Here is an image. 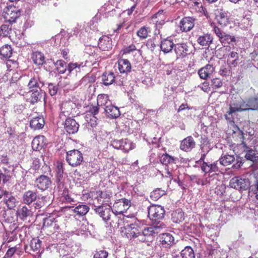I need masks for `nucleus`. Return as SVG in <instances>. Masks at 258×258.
<instances>
[{"label": "nucleus", "mask_w": 258, "mask_h": 258, "mask_svg": "<svg viewBox=\"0 0 258 258\" xmlns=\"http://www.w3.org/2000/svg\"><path fill=\"white\" fill-rule=\"evenodd\" d=\"M77 114L76 104L73 101L69 100L61 103L59 113L60 118L66 117H70V116H75Z\"/></svg>", "instance_id": "nucleus-1"}, {"label": "nucleus", "mask_w": 258, "mask_h": 258, "mask_svg": "<svg viewBox=\"0 0 258 258\" xmlns=\"http://www.w3.org/2000/svg\"><path fill=\"white\" fill-rule=\"evenodd\" d=\"M83 154L78 150L74 149L66 153V159L72 167L80 165L83 161Z\"/></svg>", "instance_id": "nucleus-2"}, {"label": "nucleus", "mask_w": 258, "mask_h": 258, "mask_svg": "<svg viewBox=\"0 0 258 258\" xmlns=\"http://www.w3.org/2000/svg\"><path fill=\"white\" fill-rule=\"evenodd\" d=\"M164 215L165 210L161 206L152 205L148 208V217L155 222L158 220L163 219Z\"/></svg>", "instance_id": "nucleus-3"}, {"label": "nucleus", "mask_w": 258, "mask_h": 258, "mask_svg": "<svg viewBox=\"0 0 258 258\" xmlns=\"http://www.w3.org/2000/svg\"><path fill=\"white\" fill-rule=\"evenodd\" d=\"M20 12L19 10L14 6H10L5 11L4 18L6 23L12 24L19 17Z\"/></svg>", "instance_id": "nucleus-4"}, {"label": "nucleus", "mask_w": 258, "mask_h": 258, "mask_svg": "<svg viewBox=\"0 0 258 258\" xmlns=\"http://www.w3.org/2000/svg\"><path fill=\"white\" fill-rule=\"evenodd\" d=\"M131 205V201L122 198L115 201L113 205L112 211L115 214H121L125 212Z\"/></svg>", "instance_id": "nucleus-5"}, {"label": "nucleus", "mask_w": 258, "mask_h": 258, "mask_svg": "<svg viewBox=\"0 0 258 258\" xmlns=\"http://www.w3.org/2000/svg\"><path fill=\"white\" fill-rule=\"evenodd\" d=\"M230 185L237 190H246L249 187V181L248 179L234 177L230 180Z\"/></svg>", "instance_id": "nucleus-6"}, {"label": "nucleus", "mask_w": 258, "mask_h": 258, "mask_svg": "<svg viewBox=\"0 0 258 258\" xmlns=\"http://www.w3.org/2000/svg\"><path fill=\"white\" fill-rule=\"evenodd\" d=\"M93 206L95 213L98 215L104 221L107 222L110 220L112 211L110 207L103 205L96 206L94 203Z\"/></svg>", "instance_id": "nucleus-7"}, {"label": "nucleus", "mask_w": 258, "mask_h": 258, "mask_svg": "<svg viewBox=\"0 0 258 258\" xmlns=\"http://www.w3.org/2000/svg\"><path fill=\"white\" fill-rule=\"evenodd\" d=\"M215 19L217 23L222 26H226L230 23V18L228 13L222 9L214 10Z\"/></svg>", "instance_id": "nucleus-8"}, {"label": "nucleus", "mask_w": 258, "mask_h": 258, "mask_svg": "<svg viewBox=\"0 0 258 258\" xmlns=\"http://www.w3.org/2000/svg\"><path fill=\"white\" fill-rule=\"evenodd\" d=\"M124 234L128 238L132 239L138 236H142L141 228L136 224H131L124 227Z\"/></svg>", "instance_id": "nucleus-9"}, {"label": "nucleus", "mask_w": 258, "mask_h": 258, "mask_svg": "<svg viewBox=\"0 0 258 258\" xmlns=\"http://www.w3.org/2000/svg\"><path fill=\"white\" fill-rule=\"evenodd\" d=\"M64 128L70 135L75 134L79 130V124L75 119L71 117H67L63 123Z\"/></svg>", "instance_id": "nucleus-10"}, {"label": "nucleus", "mask_w": 258, "mask_h": 258, "mask_svg": "<svg viewBox=\"0 0 258 258\" xmlns=\"http://www.w3.org/2000/svg\"><path fill=\"white\" fill-rule=\"evenodd\" d=\"M112 197V192L107 190H99L97 191V196L95 200H97L98 203L101 205L108 204L110 202Z\"/></svg>", "instance_id": "nucleus-11"}, {"label": "nucleus", "mask_w": 258, "mask_h": 258, "mask_svg": "<svg viewBox=\"0 0 258 258\" xmlns=\"http://www.w3.org/2000/svg\"><path fill=\"white\" fill-rule=\"evenodd\" d=\"M51 184V181L49 177L44 175H41L35 180L36 186L42 190L48 189Z\"/></svg>", "instance_id": "nucleus-12"}, {"label": "nucleus", "mask_w": 258, "mask_h": 258, "mask_svg": "<svg viewBox=\"0 0 258 258\" xmlns=\"http://www.w3.org/2000/svg\"><path fill=\"white\" fill-rule=\"evenodd\" d=\"M98 46L102 51H109L112 47V39L107 35H103L99 39Z\"/></svg>", "instance_id": "nucleus-13"}, {"label": "nucleus", "mask_w": 258, "mask_h": 258, "mask_svg": "<svg viewBox=\"0 0 258 258\" xmlns=\"http://www.w3.org/2000/svg\"><path fill=\"white\" fill-rule=\"evenodd\" d=\"M195 20L190 17H185L180 21L179 27L182 32L189 31L194 26Z\"/></svg>", "instance_id": "nucleus-14"}, {"label": "nucleus", "mask_w": 258, "mask_h": 258, "mask_svg": "<svg viewBox=\"0 0 258 258\" xmlns=\"http://www.w3.org/2000/svg\"><path fill=\"white\" fill-rule=\"evenodd\" d=\"M196 142L191 136H188L180 142V149L185 152H189L195 148Z\"/></svg>", "instance_id": "nucleus-15"}, {"label": "nucleus", "mask_w": 258, "mask_h": 258, "mask_svg": "<svg viewBox=\"0 0 258 258\" xmlns=\"http://www.w3.org/2000/svg\"><path fill=\"white\" fill-rule=\"evenodd\" d=\"M48 228L52 229L51 230L52 232H55L59 228L57 220L51 216H49L43 219V228Z\"/></svg>", "instance_id": "nucleus-16"}, {"label": "nucleus", "mask_w": 258, "mask_h": 258, "mask_svg": "<svg viewBox=\"0 0 258 258\" xmlns=\"http://www.w3.org/2000/svg\"><path fill=\"white\" fill-rule=\"evenodd\" d=\"M174 47V50L176 55V59L183 58L188 53V46L185 43H177L175 44Z\"/></svg>", "instance_id": "nucleus-17"}, {"label": "nucleus", "mask_w": 258, "mask_h": 258, "mask_svg": "<svg viewBox=\"0 0 258 258\" xmlns=\"http://www.w3.org/2000/svg\"><path fill=\"white\" fill-rule=\"evenodd\" d=\"M88 61L86 60L85 62H71L68 64V74H71L75 72H81V70H83L84 67L87 66Z\"/></svg>", "instance_id": "nucleus-18"}, {"label": "nucleus", "mask_w": 258, "mask_h": 258, "mask_svg": "<svg viewBox=\"0 0 258 258\" xmlns=\"http://www.w3.org/2000/svg\"><path fill=\"white\" fill-rule=\"evenodd\" d=\"M118 69L121 74H127L131 71L132 65L126 59L120 58L117 61Z\"/></svg>", "instance_id": "nucleus-19"}, {"label": "nucleus", "mask_w": 258, "mask_h": 258, "mask_svg": "<svg viewBox=\"0 0 258 258\" xmlns=\"http://www.w3.org/2000/svg\"><path fill=\"white\" fill-rule=\"evenodd\" d=\"M240 101L236 103H233L230 105L229 110L225 115V118L229 122L233 121L234 117L232 115V114L235 113L236 112H241L240 107Z\"/></svg>", "instance_id": "nucleus-20"}, {"label": "nucleus", "mask_w": 258, "mask_h": 258, "mask_svg": "<svg viewBox=\"0 0 258 258\" xmlns=\"http://www.w3.org/2000/svg\"><path fill=\"white\" fill-rule=\"evenodd\" d=\"M201 169L205 173L204 177L203 179H199L197 182L198 184L202 185H206L210 181L208 178L210 177V165L207 163L204 162L201 165Z\"/></svg>", "instance_id": "nucleus-21"}, {"label": "nucleus", "mask_w": 258, "mask_h": 258, "mask_svg": "<svg viewBox=\"0 0 258 258\" xmlns=\"http://www.w3.org/2000/svg\"><path fill=\"white\" fill-rule=\"evenodd\" d=\"M232 138L235 142L234 144L242 145L243 148H245V150L249 148L244 142V137L243 132L239 128H238L237 131L234 132Z\"/></svg>", "instance_id": "nucleus-22"}, {"label": "nucleus", "mask_w": 258, "mask_h": 258, "mask_svg": "<svg viewBox=\"0 0 258 258\" xmlns=\"http://www.w3.org/2000/svg\"><path fill=\"white\" fill-rule=\"evenodd\" d=\"M44 124V119L42 116L40 115L33 117L30 122V126L34 130L42 128Z\"/></svg>", "instance_id": "nucleus-23"}, {"label": "nucleus", "mask_w": 258, "mask_h": 258, "mask_svg": "<svg viewBox=\"0 0 258 258\" xmlns=\"http://www.w3.org/2000/svg\"><path fill=\"white\" fill-rule=\"evenodd\" d=\"M191 6L192 12L199 13L200 15H204L207 18H209V14L206 9L203 7L201 2L192 1Z\"/></svg>", "instance_id": "nucleus-24"}, {"label": "nucleus", "mask_w": 258, "mask_h": 258, "mask_svg": "<svg viewBox=\"0 0 258 258\" xmlns=\"http://www.w3.org/2000/svg\"><path fill=\"white\" fill-rule=\"evenodd\" d=\"M16 214L21 220H25L27 218L31 217L33 215V212L26 206H23L17 210Z\"/></svg>", "instance_id": "nucleus-25"}, {"label": "nucleus", "mask_w": 258, "mask_h": 258, "mask_svg": "<svg viewBox=\"0 0 258 258\" xmlns=\"http://www.w3.org/2000/svg\"><path fill=\"white\" fill-rule=\"evenodd\" d=\"M37 197V192L29 190L25 191L23 194V202L26 205H30L36 201Z\"/></svg>", "instance_id": "nucleus-26"}, {"label": "nucleus", "mask_w": 258, "mask_h": 258, "mask_svg": "<svg viewBox=\"0 0 258 258\" xmlns=\"http://www.w3.org/2000/svg\"><path fill=\"white\" fill-rule=\"evenodd\" d=\"M105 111L107 117L110 118H116L120 115L118 108L112 104L106 106Z\"/></svg>", "instance_id": "nucleus-27"}, {"label": "nucleus", "mask_w": 258, "mask_h": 258, "mask_svg": "<svg viewBox=\"0 0 258 258\" xmlns=\"http://www.w3.org/2000/svg\"><path fill=\"white\" fill-rule=\"evenodd\" d=\"M45 137L43 136H38L35 137L32 142V148L33 150L40 151L45 145Z\"/></svg>", "instance_id": "nucleus-28"}, {"label": "nucleus", "mask_w": 258, "mask_h": 258, "mask_svg": "<svg viewBox=\"0 0 258 258\" xmlns=\"http://www.w3.org/2000/svg\"><path fill=\"white\" fill-rule=\"evenodd\" d=\"M174 45L175 44L172 40L164 39L161 41L160 48L164 53H167L172 50Z\"/></svg>", "instance_id": "nucleus-29"}, {"label": "nucleus", "mask_w": 258, "mask_h": 258, "mask_svg": "<svg viewBox=\"0 0 258 258\" xmlns=\"http://www.w3.org/2000/svg\"><path fill=\"white\" fill-rule=\"evenodd\" d=\"M171 220L174 223H179L184 220V213L181 209L173 211L171 215Z\"/></svg>", "instance_id": "nucleus-30"}, {"label": "nucleus", "mask_w": 258, "mask_h": 258, "mask_svg": "<svg viewBox=\"0 0 258 258\" xmlns=\"http://www.w3.org/2000/svg\"><path fill=\"white\" fill-rule=\"evenodd\" d=\"M115 80V76L112 72H104L102 76L103 84L105 86L112 84Z\"/></svg>", "instance_id": "nucleus-31"}, {"label": "nucleus", "mask_w": 258, "mask_h": 258, "mask_svg": "<svg viewBox=\"0 0 258 258\" xmlns=\"http://www.w3.org/2000/svg\"><path fill=\"white\" fill-rule=\"evenodd\" d=\"M167 190L162 188H157L150 194V197L153 201H157L162 196L166 195Z\"/></svg>", "instance_id": "nucleus-32"}, {"label": "nucleus", "mask_w": 258, "mask_h": 258, "mask_svg": "<svg viewBox=\"0 0 258 258\" xmlns=\"http://www.w3.org/2000/svg\"><path fill=\"white\" fill-rule=\"evenodd\" d=\"M151 32L150 28L146 26L141 27L137 32V36L141 40L147 38Z\"/></svg>", "instance_id": "nucleus-33"}, {"label": "nucleus", "mask_w": 258, "mask_h": 258, "mask_svg": "<svg viewBox=\"0 0 258 258\" xmlns=\"http://www.w3.org/2000/svg\"><path fill=\"white\" fill-rule=\"evenodd\" d=\"M90 208L87 205L81 204L75 207L74 212L79 216H83L87 214Z\"/></svg>", "instance_id": "nucleus-34"}, {"label": "nucleus", "mask_w": 258, "mask_h": 258, "mask_svg": "<svg viewBox=\"0 0 258 258\" xmlns=\"http://www.w3.org/2000/svg\"><path fill=\"white\" fill-rule=\"evenodd\" d=\"M174 240V237L169 233H163L160 239L162 244L165 246L172 245Z\"/></svg>", "instance_id": "nucleus-35"}, {"label": "nucleus", "mask_w": 258, "mask_h": 258, "mask_svg": "<svg viewBox=\"0 0 258 258\" xmlns=\"http://www.w3.org/2000/svg\"><path fill=\"white\" fill-rule=\"evenodd\" d=\"M55 66L59 74H63L68 72V64L62 59L57 60L55 63Z\"/></svg>", "instance_id": "nucleus-36"}, {"label": "nucleus", "mask_w": 258, "mask_h": 258, "mask_svg": "<svg viewBox=\"0 0 258 258\" xmlns=\"http://www.w3.org/2000/svg\"><path fill=\"white\" fill-rule=\"evenodd\" d=\"M121 150L128 152L135 148L134 143L128 139L121 140Z\"/></svg>", "instance_id": "nucleus-37"}, {"label": "nucleus", "mask_w": 258, "mask_h": 258, "mask_svg": "<svg viewBox=\"0 0 258 258\" xmlns=\"http://www.w3.org/2000/svg\"><path fill=\"white\" fill-rule=\"evenodd\" d=\"M29 92L31 93L30 100L31 103L33 104L40 100L42 98V94L43 93L41 89L30 91Z\"/></svg>", "instance_id": "nucleus-38"}, {"label": "nucleus", "mask_w": 258, "mask_h": 258, "mask_svg": "<svg viewBox=\"0 0 258 258\" xmlns=\"http://www.w3.org/2000/svg\"><path fill=\"white\" fill-rule=\"evenodd\" d=\"M5 203L9 209H13L16 207L18 203V201L16 198L11 195V194H9L7 197H5Z\"/></svg>", "instance_id": "nucleus-39"}, {"label": "nucleus", "mask_w": 258, "mask_h": 258, "mask_svg": "<svg viewBox=\"0 0 258 258\" xmlns=\"http://www.w3.org/2000/svg\"><path fill=\"white\" fill-rule=\"evenodd\" d=\"M40 83L38 78L35 77L31 78L27 85L29 91L41 89L39 86Z\"/></svg>", "instance_id": "nucleus-40"}, {"label": "nucleus", "mask_w": 258, "mask_h": 258, "mask_svg": "<svg viewBox=\"0 0 258 258\" xmlns=\"http://www.w3.org/2000/svg\"><path fill=\"white\" fill-rule=\"evenodd\" d=\"M181 258H195V254L193 249L189 246L184 247L180 252Z\"/></svg>", "instance_id": "nucleus-41"}, {"label": "nucleus", "mask_w": 258, "mask_h": 258, "mask_svg": "<svg viewBox=\"0 0 258 258\" xmlns=\"http://www.w3.org/2000/svg\"><path fill=\"white\" fill-rule=\"evenodd\" d=\"M12 54V49L10 45L6 44L0 48V55L4 58H9Z\"/></svg>", "instance_id": "nucleus-42"}, {"label": "nucleus", "mask_w": 258, "mask_h": 258, "mask_svg": "<svg viewBox=\"0 0 258 258\" xmlns=\"http://www.w3.org/2000/svg\"><path fill=\"white\" fill-rule=\"evenodd\" d=\"M34 63L37 65H42L44 62V57L43 54L40 52H35L32 56Z\"/></svg>", "instance_id": "nucleus-43"}, {"label": "nucleus", "mask_w": 258, "mask_h": 258, "mask_svg": "<svg viewBox=\"0 0 258 258\" xmlns=\"http://www.w3.org/2000/svg\"><path fill=\"white\" fill-rule=\"evenodd\" d=\"M175 158L165 153L161 157L160 161L163 165H168L170 164L175 163Z\"/></svg>", "instance_id": "nucleus-44"}, {"label": "nucleus", "mask_w": 258, "mask_h": 258, "mask_svg": "<svg viewBox=\"0 0 258 258\" xmlns=\"http://www.w3.org/2000/svg\"><path fill=\"white\" fill-rule=\"evenodd\" d=\"M249 110L258 111V97H252L247 99Z\"/></svg>", "instance_id": "nucleus-45"}, {"label": "nucleus", "mask_w": 258, "mask_h": 258, "mask_svg": "<svg viewBox=\"0 0 258 258\" xmlns=\"http://www.w3.org/2000/svg\"><path fill=\"white\" fill-rule=\"evenodd\" d=\"M244 150L246 151V153L245 155V157L246 159L253 162L258 160V153H256L255 151L252 149L249 150L248 148L246 150L244 148Z\"/></svg>", "instance_id": "nucleus-46"}, {"label": "nucleus", "mask_w": 258, "mask_h": 258, "mask_svg": "<svg viewBox=\"0 0 258 258\" xmlns=\"http://www.w3.org/2000/svg\"><path fill=\"white\" fill-rule=\"evenodd\" d=\"M12 24H4L0 27V36L7 37L12 31Z\"/></svg>", "instance_id": "nucleus-47"}, {"label": "nucleus", "mask_w": 258, "mask_h": 258, "mask_svg": "<svg viewBox=\"0 0 258 258\" xmlns=\"http://www.w3.org/2000/svg\"><path fill=\"white\" fill-rule=\"evenodd\" d=\"M98 106H107V104L109 101V96L105 94H99L97 96Z\"/></svg>", "instance_id": "nucleus-48"}, {"label": "nucleus", "mask_w": 258, "mask_h": 258, "mask_svg": "<svg viewBox=\"0 0 258 258\" xmlns=\"http://www.w3.org/2000/svg\"><path fill=\"white\" fill-rule=\"evenodd\" d=\"M61 198L62 202L64 203L71 204L72 203H74L75 202L74 198H72L71 195L69 194V190L66 188L63 189L62 191L61 194Z\"/></svg>", "instance_id": "nucleus-49"}, {"label": "nucleus", "mask_w": 258, "mask_h": 258, "mask_svg": "<svg viewBox=\"0 0 258 258\" xmlns=\"http://www.w3.org/2000/svg\"><path fill=\"white\" fill-rule=\"evenodd\" d=\"M154 235H157L162 232V230L166 228V225L164 223L160 221L156 222L155 224L152 225Z\"/></svg>", "instance_id": "nucleus-50"}, {"label": "nucleus", "mask_w": 258, "mask_h": 258, "mask_svg": "<svg viewBox=\"0 0 258 258\" xmlns=\"http://www.w3.org/2000/svg\"><path fill=\"white\" fill-rule=\"evenodd\" d=\"M235 157L233 155H225L220 159L219 163L223 166H227L234 162Z\"/></svg>", "instance_id": "nucleus-51"}, {"label": "nucleus", "mask_w": 258, "mask_h": 258, "mask_svg": "<svg viewBox=\"0 0 258 258\" xmlns=\"http://www.w3.org/2000/svg\"><path fill=\"white\" fill-rule=\"evenodd\" d=\"M99 106H98V105L96 106L91 105L89 106V110L87 111L86 115V119L87 121H88L89 116H96V115L98 113L99 109Z\"/></svg>", "instance_id": "nucleus-52"}, {"label": "nucleus", "mask_w": 258, "mask_h": 258, "mask_svg": "<svg viewBox=\"0 0 258 258\" xmlns=\"http://www.w3.org/2000/svg\"><path fill=\"white\" fill-rule=\"evenodd\" d=\"M41 241L38 238H33L30 242V246L34 251L38 250L41 247Z\"/></svg>", "instance_id": "nucleus-53"}, {"label": "nucleus", "mask_w": 258, "mask_h": 258, "mask_svg": "<svg viewBox=\"0 0 258 258\" xmlns=\"http://www.w3.org/2000/svg\"><path fill=\"white\" fill-rule=\"evenodd\" d=\"M198 42L202 46H209V42H210V35L205 34L203 36H200L198 39Z\"/></svg>", "instance_id": "nucleus-54"}, {"label": "nucleus", "mask_w": 258, "mask_h": 258, "mask_svg": "<svg viewBox=\"0 0 258 258\" xmlns=\"http://www.w3.org/2000/svg\"><path fill=\"white\" fill-rule=\"evenodd\" d=\"M220 40L221 43L224 44H230L231 42H234L236 41L234 36H232L228 34H223Z\"/></svg>", "instance_id": "nucleus-55"}, {"label": "nucleus", "mask_w": 258, "mask_h": 258, "mask_svg": "<svg viewBox=\"0 0 258 258\" xmlns=\"http://www.w3.org/2000/svg\"><path fill=\"white\" fill-rule=\"evenodd\" d=\"M209 64H207L205 67H203L199 70L198 74L201 78L203 79H207L210 74L209 69L208 68Z\"/></svg>", "instance_id": "nucleus-56"}, {"label": "nucleus", "mask_w": 258, "mask_h": 258, "mask_svg": "<svg viewBox=\"0 0 258 258\" xmlns=\"http://www.w3.org/2000/svg\"><path fill=\"white\" fill-rule=\"evenodd\" d=\"M13 233L12 232H6L3 235V244L9 243L14 240L16 238V235L11 236Z\"/></svg>", "instance_id": "nucleus-57"}, {"label": "nucleus", "mask_w": 258, "mask_h": 258, "mask_svg": "<svg viewBox=\"0 0 258 258\" xmlns=\"http://www.w3.org/2000/svg\"><path fill=\"white\" fill-rule=\"evenodd\" d=\"M56 176L57 180L60 181L63 177V167L62 162H58L57 165Z\"/></svg>", "instance_id": "nucleus-58"}, {"label": "nucleus", "mask_w": 258, "mask_h": 258, "mask_svg": "<svg viewBox=\"0 0 258 258\" xmlns=\"http://www.w3.org/2000/svg\"><path fill=\"white\" fill-rule=\"evenodd\" d=\"M108 255L107 251L104 250L96 251L94 254L93 258H107Z\"/></svg>", "instance_id": "nucleus-59"}, {"label": "nucleus", "mask_w": 258, "mask_h": 258, "mask_svg": "<svg viewBox=\"0 0 258 258\" xmlns=\"http://www.w3.org/2000/svg\"><path fill=\"white\" fill-rule=\"evenodd\" d=\"M141 235H142V236L143 235L147 236H155L152 226H151L150 227L145 228L142 231V233Z\"/></svg>", "instance_id": "nucleus-60"}, {"label": "nucleus", "mask_w": 258, "mask_h": 258, "mask_svg": "<svg viewBox=\"0 0 258 258\" xmlns=\"http://www.w3.org/2000/svg\"><path fill=\"white\" fill-rule=\"evenodd\" d=\"M241 112L244 111H248L249 110L247 100H244L243 99H241L240 100V106Z\"/></svg>", "instance_id": "nucleus-61"}, {"label": "nucleus", "mask_w": 258, "mask_h": 258, "mask_svg": "<svg viewBox=\"0 0 258 258\" xmlns=\"http://www.w3.org/2000/svg\"><path fill=\"white\" fill-rule=\"evenodd\" d=\"M97 118L96 116L91 115V117L89 116L88 121H87L91 127H94L97 124Z\"/></svg>", "instance_id": "nucleus-62"}, {"label": "nucleus", "mask_w": 258, "mask_h": 258, "mask_svg": "<svg viewBox=\"0 0 258 258\" xmlns=\"http://www.w3.org/2000/svg\"><path fill=\"white\" fill-rule=\"evenodd\" d=\"M136 50V46L135 44H131L123 48V53H129Z\"/></svg>", "instance_id": "nucleus-63"}, {"label": "nucleus", "mask_w": 258, "mask_h": 258, "mask_svg": "<svg viewBox=\"0 0 258 258\" xmlns=\"http://www.w3.org/2000/svg\"><path fill=\"white\" fill-rule=\"evenodd\" d=\"M48 90L51 96L55 95L57 92V88L56 86H53L52 84H49Z\"/></svg>", "instance_id": "nucleus-64"}]
</instances>
